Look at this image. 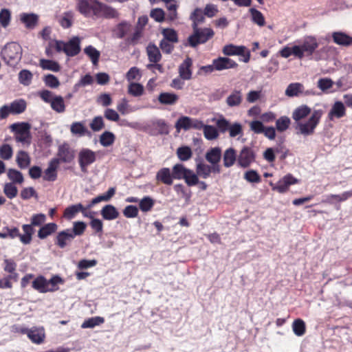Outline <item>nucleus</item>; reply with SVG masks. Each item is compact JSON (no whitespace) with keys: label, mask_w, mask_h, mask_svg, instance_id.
<instances>
[{"label":"nucleus","mask_w":352,"mask_h":352,"mask_svg":"<svg viewBox=\"0 0 352 352\" xmlns=\"http://www.w3.org/2000/svg\"><path fill=\"white\" fill-rule=\"evenodd\" d=\"M323 115L322 109H311L306 104H302L294 109L292 113V118L296 123L297 133L304 136L311 135L315 133V129L320 123Z\"/></svg>","instance_id":"nucleus-1"},{"label":"nucleus","mask_w":352,"mask_h":352,"mask_svg":"<svg viewBox=\"0 0 352 352\" xmlns=\"http://www.w3.org/2000/svg\"><path fill=\"white\" fill-rule=\"evenodd\" d=\"M76 8L85 17L112 19L120 16L116 8L98 0H77Z\"/></svg>","instance_id":"nucleus-2"},{"label":"nucleus","mask_w":352,"mask_h":352,"mask_svg":"<svg viewBox=\"0 0 352 352\" xmlns=\"http://www.w3.org/2000/svg\"><path fill=\"white\" fill-rule=\"evenodd\" d=\"M1 57L6 64L14 66L21 58L22 48L15 42L7 43L1 52Z\"/></svg>","instance_id":"nucleus-3"},{"label":"nucleus","mask_w":352,"mask_h":352,"mask_svg":"<svg viewBox=\"0 0 352 352\" xmlns=\"http://www.w3.org/2000/svg\"><path fill=\"white\" fill-rule=\"evenodd\" d=\"M174 179H184L188 186L197 185L198 177L193 170L187 168L183 164H175L172 168Z\"/></svg>","instance_id":"nucleus-4"},{"label":"nucleus","mask_w":352,"mask_h":352,"mask_svg":"<svg viewBox=\"0 0 352 352\" xmlns=\"http://www.w3.org/2000/svg\"><path fill=\"white\" fill-rule=\"evenodd\" d=\"M40 98L50 104L51 108L56 112L61 113L65 111V104L61 96H56L51 91L43 89L38 92Z\"/></svg>","instance_id":"nucleus-5"},{"label":"nucleus","mask_w":352,"mask_h":352,"mask_svg":"<svg viewBox=\"0 0 352 352\" xmlns=\"http://www.w3.org/2000/svg\"><path fill=\"white\" fill-rule=\"evenodd\" d=\"M192 30L193 33L188 38V44L192 47L206 43L214 35V32L210 28H196Z\"/></svg>","instance_id":"nucleus-6"},{"label":"nucleus","mask_w":352,"mask_h":352,"mask_svg":"<svg viewBox=\"0 0 352 352\" xmlns=\"http://www.w3.org/2000/svg\"><path fill=\"white\" fill-rule=\"evenodd\" d=\"M46 220V216L44 214H36L32 215L30 224H24L22 229L24 232L21 236V243L27 245L30 244L32 240V235L34 233L33 226H39Z\"/></svg>","instance_id":"nucleus-7"},{"label":"nucleus","mask_w":352,"mask_h":352,"mask_svg":"<svg viewBox=\"0 0 352 352\" xmlns=\"http://www.w3.org/2000/svg\"><path fill=\"white\" fill-rule=\"evenodd\" d=\"M14 132V139L18 142L30 144L32 136L30 134V125L27 122L16 123L11 126Z\"/></svg>","instance_id":"nucleus-8"},{"label":"nucleus","mask_w":352,"mask_h":352,"mask_svg":"<svg viewBox=\"0 0 352 352\" xmlns=\"http://www.w3.org/2000/svg\"><path fill=\"white\" fill-rule=\"evenodd\" d=\"M96 161V153L89 148L81 149L78 155V162L80 170L87 173L88 166Z\"/></svg>","instance_id":"nucleus-9"},{"label":"nucleus","mask_w":352,"mask_h":352,"mask_svg":"<svg viewBox=\"0 0 352 352\" xmlns=\"http://www.w3.org/2000/svg\"><path fill=\"white\" fill-rule=\"evenodd\" d=\"M256 160V153L252 148L245 146L239 152L237 157L239 166L246 168Z\"/></svg>","instance_id":"nucleus-10"},{"label":"nucleus","mask_w":352,"mask_h":352,"mask_svg":"<svg viewBox=\"0 0 352 352\" xmlns=\"http://www.w3.org/2000/svg\"><path fill=\"white\" fill-rule=\"evenodd\" d=\"M203 122L188 116L180 117L175 123V128L178 132L181 129L188 131L190 129L200 130L202 129Z\"/></svg>","instance_id":"nucleus-11"},{"label":"nucleus","mask_w":352,"mask_h":352,"mask_svg":"<svg viewBox=\"0 0 352 352\" xmlns=\"http://www.w3.org/2000/svg\"><path fill=\"white\" fill-rule=\"evenodd\" d=\"M75 157V151L69 144H63L58 146L57 157H54L52 160H57L58 165L60 163L69 164L73 162Z\"/></svg>","instance_id":"nucleus-12"},{"label":"nucleus","mask_w":352,"mask_h":352,"mask_svg":"<svg viewBox=\"0 0 352 352\" xmlns=\"http://www.w3.org/2000/svg\"><path fill=\"white\" fill-rule=\"evenodd\" d=\"M298 183V179L295 178L292 174L289 173L285 175L281 179H280L276 184L272 182L270 183L272 189L274 191H277L279 193H285L288 190L291 185Z\"/></svg>","instance_id":"nucleus-13"},{"label":"nucleus","mask_w":352,"mask_h":352,"mask_svg":"<svg viewBox=\"0 0 352 352\" xmlns=\"http://www.w3.org/2000/svg\"><path fill=\"white\" fill-rule=\"evenodd\" d=\"M21 333L26 334L32 342L36 344L43 343L45 338V329L43 327L23 328L21 329Z\"/></svg>","instance_id":"nucleus-14"},{"label":"nucleus","mask_w":352,"mask_h":352,"mask_svg":"<svg viewBox=\"0 0 352 352\" xmlns=\"http://www.w3.org/2000/svg\"><path fill=\"white\" fill-rule=\"evenodd\" d=\"M351 197H352V190L344 191L341 194H330L326 199L322 200V203L335 204L336 209L339 210L341 208L339 204L346 201Z\"/></svg>","instance_id":"nucleus-15"},{"label":"nucleus","mask_w":352,"mask_h":352,"mask_svg":"<svg viewBox=\"0 0 352 352\" xmlns=\"http://www.w3.org/2000/svg\"><path fill=\"white\" fill-rule=\"evenodd\" d=\"M80 40L78 36L73 37L68 42H63V52L68 56H74L80 52Z\"/></svg>","instance_id":"nucleus-16"},{"label":"nucleus","mask_w":352,"mask_h":352,"mask_svg":"<svg viewBox=\"0 0 352 352\" xmlns=\"http://www.w3.org/2000/svg\"><path fill=\"white\" fill-rule=\"evenodd\" d=\"M192 59L187 56L179 65L178 72L181 79L189 80L192 78Z\"/></svg>","instance_id":"nucleus-17"},{"label":"nucleus","mask_w":352,"mask_h":352,"mask_svg":"<svg viewBox=\"0 0 352 352\" xmlns=\"http://www.w3.org/2000/svg\"><path fill=\"white\" fill-rule=\"evenodd\" d=\"M131 30V24L126 21H122L113 28L112 32L115 37L118 38H123L127 36Z\"/></svg>","instance_id":"nucleus-18"},{"label":"nucleus","mask_w":352,"mask_h":352,"mask_svg":"<svg viewBox=\"0 0 352 352\" xmlns=\"http://www.w3.org/2000/svg\"><path fill=\"white\" fill-rule=\"evenodd\" d=\"M58 162L51 160L48 164V167L45 170L43 175V179L47 182H54L57 179L58 168Z\"/></svg>","instance_id":"nucleus-19"},{"label":"nucleus","mask_w":352,"mask_h":352,"mask_svg":"<svg viewBox=\"0 0 352 352\" xmlns=\"http://www.w3.org/2000/svg\"><path fill=\"white\" fill-rule=\"evenodd\" d=\"M346 107L341 101H336L328 113V118L332 121L335 118L340 119L346 116Z\"/></svg>","instance_id":"nucleus-20"},{"label":"nucleus","mask_w":352,"mask_h":352,"mask_svg":"<svg viewBox=\"0 0 352 352\" xmlns=\"http://www.w3.org/2000/svg\"><path fill=\"white\" fill-rule=\"evenodd\" d=\"M155 179L157 182L166 186H171L173 183V173L169 168H162L156 173Z\"/></svg>","instance_id":"nucleus-21"},{"label":"nucleus","mask_w":352,"mask_h":352,"mask_svg":"<svg viewBox=\"0 0 352 352\" xmlns=\"http://www.w3.org/2000/svg\"><path fill=\"white\" fill-rule=\"evenodd\" d=\"M215 70L221 71L223 69L235 68L238 64L231 58L227 57H219L212 60Z\"/></svg>","instance_id":"nucleus-22"},{"label":"nucleus","mask_w":352,"mask_h":352,"mask_svg":"<svg viewBox=\"0 0 352 352\" xmlns=\"http://www.w3.org/2000/svg\"><path fill=\"white\" fill-rule=\"evenodd\" d=\"M74 239L73 235H72L71 229H67L58 233L55 244L60 248H64L67 245V242H71Z\"/></svg>","instance_id":"nucleus-23"},{"label":"nucleus","mask_w":352,"mask_h":352,"mask_svg":"<svg viewBox=\"0 0 352 352\" xmlns=\"http://www.w3.org/2000/svg\"><path fill=\"white\" fill-rule=\"evenodd\" d=\"M332 39L338 45L349 46L352 45V37L342 32H333Z\"/></svg>","instance_id":"nucleus-24"},{"label":"nucleus","mask_w":352,"mask_h":352,"mask_svg":"<svg viewBox=\"0 0 352 352\" xmlns=\"http://www.w3.org/2000/svg\"><path fill=\"white\" fill-rule=\"evenodd\" d=\"M304 53L308 56H311L318 47V43L315 37H306L301 45Z\"/></svg>","instance_id":"nucleus-25"},{"label":"nucleus","mask_w":352,"mask_h":352,"mask_svg":"<svg viewBox=\"0 0 352 352\" xmlns=\"http://www.w3.org/2000/svg\"><path fill=\"white\" fill-rule=\"evenodd\" d=\"M238 155H236V150L232 148H227L223 154V166L226 168L232 166L236 162H237Z\"/></svg>","instance_id":"nucleus-26"},{"label":"nucleus","mask_w":352,"mask_h":352,"mask_svg":"<svg viewBox=\"0 0 352 352\" xmlns=\"http://www.w3.org/2000/svg\"><path fill=\"white\" fill-rule=\"evenodd\" d=\"M100 214L104 220L112 221L117 219L120 213L117 208L111 205H105L100 210Z\"/></svg>","instance_id":"nucleus-27"},{"label":"nucleus","mask_w":352,"mask_h":352,"mask_svg":"<svg viewBox=\"0 0 352 352\" xmlns=\"http://www.w3.org/2000/svg\"><path fill=\"white\" fill-rule=\"evenodd\" d=\"M20 20L25 25L26 28L32 30L38 24V16L33 13H22L20 15Z\"/></svg>","instance_id":"nucleus-28"},{"label":"nucleus","mask_w":352,"mask_h":352,"mask_svg":"<svg viewBox=\"0 0 352 352\" xmlns=\"http://www.w3.org/2000/svg\"><path fill=\"white\" fill-rule=\"evenodd\" d=\"M222 156L220 147H212L206 153L205 158L210 164H219Z\"/></svg>","instance_id":"nucleus-29"},{"label":"nucleus","mask_w":352,"mask_h":352,"mask_svg":"<svg viewBox=\"0 0 352 352\" xmlns=\"http://www.w3.org/2000/svg\"><path fill=\"white\" fill-rule=\"evenodd\" d=\"M116 193V188H110L107 191V192L104 195H100L97 196L96 197L91 199L90 203L85 207L87 209L91 208L94 205L101 202V201H109L111 197L115 195Z\"/></svg>","instance_id":"nucleus-30"},{"label":"nucleus","mask_w":352,"mask_h":352,"mask_svg":"<svg viewBox=\"0 0 352 352\" xmlns=\"http://www.w3.org/2000/svg\"><path fill=\"white\" fill-rule=\"evenodd\" d=\"M146 53L149 61L152 63H157L162 59L160 51L155 44H148L146 47Z\"/></svg>","instance_id":"nucleus-31"},{"label":"nucleus","mask_w":352,"mask_h":352,"mask_svg":"<svg viewBox=\"0 0 352 352\" xmlns=\"http://www.w3.org/2000/svg\"><path fill=\"white\" fill-rule=\"evenodd\" d=\"M63 41L57 40H50L45 47V54L48 57H52L54 53L63 52Z\"/></svg>","instance_id":"nucleus-32"},{"label":"nucleus","mask_w":352,"mask_h":352,"mask_svg":"<svg viewBox=\"0 0 352 352\" xmlns=\"http://www.w3.org/2000/svg\"><path fill=\"white\" fill-rule=\"evenodd\" d=\"M243 101V95L240 90L234 89L226 98V104L230 107H238Z\"/></svg>","instance_id":"nucleus-33"},{"label":"nucleus","mask_w":352,"mask_h":352,"mask_svg":"<svg viewBox=\"0 0 352 352\" xmlns=\"http://www.w3.org/2000/svg\"><path fill=\"white\" fill-rule=\"evenodd\" d=\"M58 229V226L55 223H49L42 226L38 231V237L44 239L48 236L54 233Z\"/></svg>","instance_id":"nucleus-34"},{"label":"nucleus","mask_w":352,"mask_h":352,"mask_svg":"<svg viewBox=\"0 0 352 352\" xmlns=\"http://www.w3.org/2000/svg\"><path fill=\"white\" fill-rule=\"evenodd\" d=\"M197 177L207 179L210 176V165L199 160L196 164V173Z\"/></svg>","instance_id":"nucleus-35"},{"label":"nucleus","mask_w":352,"mask_h":352,"mask_svg":"<svg viewBox=\"0 0 352 352\" xmlns=\"http://www.w3.org/2000/svg\"><path fill=\"white\" fill-rule=\"evenodd\" d=\"M16 162L20 168L24 169L30 166L31 159L26 151H19L16 156Z\"/></svg>","instance_id":"nucleus-36"},{"label":"nucleus","mask_w":352,"mask_h":352,"mask_svg":"<svg viewBox=\"0 0 352 352\" xmlns=\"http://www.w3.org/2000/svg\"><path fill=\"white\" fill-rule=\"evenodd\" d=\"M190 19L192 22V28L193 29L199 28V25L205 21V15L201 8H197L191 13Z\"/></svg>","instance_id":"nucleus-37"},{"label":"nucleus","mask_w":352,"mask_h":352,"mask_svg":"<svg viewBox=\"0 0 352 352\" xmlns=\"http://www.w3.org/2000/svg\"><path fill=\"white\" fill-rule=\"evenodd\" d=\"M304 86L300 82H292L290 83L286 90L285 95L288 97L298 96L303 92Z\"/></svg>","instance_id":"nucleus-38"},{"label":"nucleus","mask_w":352,"mask_h":352,"mask_svg":"<svg viewBox=\"0 0 352 352\" xmlns=\"http://www.w3.org/2000/svg\"><path fill=\"white\" fill-rule=\"evenodd\" d=\"M245 50V47L244 46H236L232 44H230L223 47V53L226 56H244Z\"/></svg>","instance_id":"nucleus-39"},{"label":"nucleus","mask_w":352,"mask_h":352,"mask_svg":"<svg viewBox=\"0 0 352 352\" xmlns=\"http://www.w3.org/2000/svg\"><path fill=\"white\" fill-rule=\"evenodd\" d=\"M83 208V205L80 203L71 205L67 207L63 212V217L66 219L71 220L80 212Z\"/></svg>","instance_id":"nucleus-40"},{"label":"nucleus","mask_w":352,"mask_h":352,"mask_svg":"<svg viewBox=\"0 0 352 352\" xmlns=\"http://www.w3.org/2000/svg\"><path fill=\"white\" fill-rule=\"evenodd\" d=\"M5 232H0V238L1 239H6V238H10V239H15L16 237H19L20 239V241L21 242V236L23 234H21L19 232V230L16 227H5L3 229Z\"/></svg>","instance_id":"nucleus-41"},{"label":"nucleus","mask_w":352,"mask_h":352,"mask_svg":"<svg viewBox=\"0 0 352 352\" xmlns=\"http://www.w3.org/2000/svg\"><path fill=\"white\" fill-rule=\"evenodd\" d=\"M178 99V96L173 93L164 92L158 96L159 102L163 104H174Z\"/></svg>","instance_id":"nucleus-42"},{"label":"nucleus","mask_w":352,"mask_h":352,"mask_svg":"<svg viewBox=\"0 0 352 352\" xmlns=\"http://www.w3.org/2000/svg\"><path fill=\"white\" fill-rule=\"evenodd\" d=\"M47 280L43 276H38L32 282V287L40 293H47Z\"/></svg>","instance_id":"nucleus-43"},{"label":"nucleus","mask_w":352,"mask_h":352,"mask_svg":"<svg viewBox=\"0 0 352 352\" xmlns=\"http://www.w3.org/2000/svg\"><path fill=\"white\" fill-rule=\"evenodd\" d=\"M39 65L43 69L58 72L60 70V66L58 62L48 59H41Z\"/></svg>","instance_id":"nucleus-44"},{"label":"nucleus","mask_w":352,"mask_h":352,"mask_svg":"<svg viewBox=\"0 0 352 352\" xmlns=\"http://www.w3.org/2000/svg\"><path fill=\"white\" fill-rule=\"evenodd\" d=\"M85 54L89 57L94 65H98L100 52L92 45L87 46L84 49Z\"/></svg>","instance_id":"nucleus-45"},{"label":"nucleus","mask_w":352,"mask_h":352,"mask_svg":"<svg viewBox=\"0 0 352 352\" xmlns=\"http://www.w3.org/2000/svg\"><path fill=\"white\" fill-rule=\"evenodd\" d=\"M3 270L10 274L7 276H16V282L18 280L19 274L16 272L17 265L12 259H5L3 262Z\"/></svg>","instance_id":"nucleus-46"},{"label":"nucleus","mask_w":352,"mask_h":352,"mask_svg":"<svg viewBox=\"0 0 352 352\" xmlns=\"http://www.w3.org/2000/svg\"><path fill=\"white\" fill-rule=\"evenodd\" d=\"M176 153H177V157L182 162L188 161L192 156V150L188 146H184L179 147L177 149Z\"/></svg>","instance_id":"nucleus-47"},{"label":"nucleus","mask_w":352,"mask_h":352,"mask_svg":"<svg viewBox=\"0 0 352 352\" xmlns=\"http://www.w3.org/2000/svg\"><path fill=\"white\" fill-rule=\"evenodd\" d=\"M7 176L12 184H22L24 181L23 174L14 168H9L7 171Z\"/></svg>","instance_id":"nucleus-48"},{"label":"nucleus","mask_w":352,"mask_h":352,"mask_svg":"<svg viewBox=\"0 0 352 352\" xmlns=\"http://www.w3.org/2000/svg\"><path fill=\"white\" fill-rule=\"evenodd\" d=\"M290 124V118L286 116H283L276 120V129L278 132H284L289 128Z\"/></svg>","instance_id":"nucleus-49"},{"label":"nucleus","mask_w":352,"mask_h":352,"mask_svg":"<svg viewBox=\"0 0 352 352\" xmlns=\"http://www.w3.org/2000/svg\"><path fill=\"white\" fill-rule=\"evenodd\" d=\"M155 205V200L149 196L143 197L139 201V208L141 211L147 212L151 211Z\"/></svg>","instance_id":"nucleus-50"},{"label":"nucleus","mask_w":352,"mask_h":352,"mask_svg":"<svg viewBox=\"0 0 352 352\" xmlns=\"http://www.w3.org/2000/svg\"><path fill=\"white\" fill-rule=\"evenodd\" d=\"M64 280L60 276L55 275L53 276L50 280H47V292H54L57 291L58 284H63Z\"/></svg>","instance_id":"nucleus-51"},{"label":"nucleus","mask_w":352,"mask_h":352,"mask_svg":"<svg viewBox=\"0 0 352 352\" xmlns=\"http://www.w3.org/2000/svg\"><path fill=\"white\" fill-rule=\"evenodd\" d=\"M292 329L296 336H302L305 333L306 325L302 319L298 318L293 322Z\"/></svg>","instance_id":"nucleus-52"},{"label":"nucleus","mask_w":352,"mask_h":352,"mask_svg":"<svg viewBox=\"0 0 352 352\" xmlns=\"http://www.w3.org/2000/svg\"><path fill=\"white\" fill-rule=\"evenodd\" d=\"M11 113L19 114L25 111L26 109V102L24 100L13 101L10 105Z\"/></svg>","instance_id":"nucleus-53"},{"label":"nucleus","mask_w":352,"mask_h":352,"mask_svg":"<svg viewBox=\"0 0 352 352\" xmlns=\"http://www.w3.org/2000/svg\"><path fill=\"white\" fill-rule=\"evenodd\" d=\"M204 137L208 140L217 139L219 136V132L216 127L211 125H204L203 124Z\"/></svg>","instance_id":"nucleus-54"},{"label":"nucleus","mask_w":352,"mask_h":352,"mask_svg":"<svg viewBox=\"0 0 352 352\" xmlns=\"http://www.w3.org/2000/svg\"><path fill=\"white\" fill-rule=\"evenodd\" d=\"M115 140V135L110 131H104L100 136V143L101 144V145L105 147L112 145Z\"/></svg>","instance_id":"nucleus-55"},{"label":"nucleus","mask_w":352,"mask_h":352,"mask_svg":"<svg viewBox=\"0 0 352 352\" xmlns=\"http://www.w3.org/2000/svg\"><path fill=\"white\" fill-rule=\"evenodd\" d=\"M163 39L169 42L177 43L179 42L178 34L177 32L171 28L164 29L162 32Z\"/></svg>","instance_id":"nucleus-56"},{"label":"nucleus","mask_w":352,"mask_h":352,"mask_svg":"<svg viewBox=\"0 0 352 352\" xmlns=\"http://www.w3.org/2000/svg\"><path fill=\"white\" fill-rule=\"evenodd\" d=\"M250 12L251 14L252 21L258 25L262 27L265 24V20L263 14L255 8H250Z\"/></svg>","instance_id":"nucleus-57"},{"label":"nucleus","mask_w":352,"mask_h":352,"mask_svg":"<svg viewBox=\"0 0 352 352\" xmlns=\"http://www.w3.org/2000/svg\"><path fill=\"white\" fill-rule=\"evenodd\" d=\"M104 319L102 317L96 316L89 318L84 321L82 324V328H94L96 326L100 325L104 323Z\"/></svg>","instance_id":"nucleus-58"},{"label":"nucleus","mask_w":352,"mask_h":352,"mask_svg":"<svg viewBox=\"0 0 352 352\" xmlns=\"http://www.w3.org/2000/svg\"><path fill=\"white\" fill-rule=\"evenodd\" d=\"M128 93L135 97L140 96L144 93V87L141 84L131 82L129 85Z\"/></svg>","instance_id":"nucleus-59"},{"label":"nucleus","mask_w":352,"mask_h":352,"mask_svg":"<svg viewBox=\"0 0 352 352\" xmlns=\"http://www.w3.org/2000/svg\"><path fill=\"white\" fill-rule=\"evenodd\" d=\"M87 228V225L83 221H75L73 223V228L71 230L72 235L74 238L76 236H80L83 234Z\"/></svg>","instance_id":"nucleus-60"},{"label":"nucleus","mask_w":352,"mask_h":352,"mask_svg":"<svg viewBox=\"0 0 352 352\" xmlns=\"http://www.w3.org/2000/svg\"><path fill=\"white\" fill-rule=\"evenodd\" d=\"M230 123L223 116H221L216 121V128L218 132L224 133L228 131Z\"/></svg>","instance_id":"nucleus-61"},{"label":"nucleus","mask_w":352,"mask_h":352,"mask_svg":"<svg viewBox=\"0 0 352 352\" xmlns=\"http://www.w3.org/2000/svg\"><path fill=\"white\" fill-rule=\"evenodd\" d=\"M32 77V74L27 69H23L19 74V80L20 83L25 86L31 83Z\"/></svg>","instance_id":"nucleus-62"},{"label":"nucleus","mask_w":352,"mask_h":352,"mask_svg":"<svg viewBox=\"0 0 352 352\" xmlns=\"http://www.w3.org/2000/svg\"><path fill=\"white\" fill-rule=\"evenodd\" d=\"M70 131L72 134L77 135L78 136L85 135L87 131L83 124L79 122L72 123L71 125Z\"/></svg>","instance_id":"nucleus-63"},{"label":"nucleus","mask_w":352,"mask_h":352,"mask_svg":"<svg viewBox=\"0 0 352 352\" xmlns=\"http://www.w3.org/2000/svg\"><path fill=\"white\" fill-rule=\"evenodd\" d=\"M13 155L12 146L8 144H3L0 146V157L4 160L11 159Z\"/></svg>","instance_id":"nucleus-64"}]
</instances>
